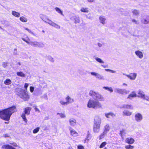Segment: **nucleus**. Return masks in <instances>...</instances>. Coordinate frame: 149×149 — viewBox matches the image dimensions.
<instances>
[{"mask_svg":"<svg viewBox=\"0 0 149 149\" xmlns=\"http://www.w3.org/2000/svg\"><path fill=\"white\" fill-rule=\"evenodd\" d=\"M16 111V107L15 106L0 111V118L4 120L9 121L12 113Z\"/></svg>","mask_w":149,"mask_h":149,"instance_id":"1","label":"nucleus"},{"mask_svg":"<svg viewBox=\"0 0 149 149\" xmlns=\"http://www.w3.org/2000/svg\"><path fill=\"white\" fill-rule=\"evenodd\" d=\"M28 86L29 84L25 83L24 86L25 90L19 88H17L16 90L17 95L24 100H27L29 98V95L26 92Z\"/></svg>","mask_w":149,"mask_h":149,"instance_id":"2","label":"nucleus"},{"mask_svg":"<svg viewBox=\"0 0 149 149\" xmlns=\"http://www.w3.org/2000/svg\"><path fill=\"white\" fill-rule=\"evenodd\" d=\"M87 107L89 108L97 109L102 108V105L98 101L92 99H90L88 101Z\"/></svg>","mask_w":149,"mask_h":149,"instance_id":"3","label":"nucleus"},{"mask_svg":"<svg viewBox=\"0 0 149 149\" xmlns=\"http://www.w3.org/2000/svg\"><path fill=\"white\" fill-rule=\"evenodd\" d=\"M101 121V118L98 116H96L95 117L93 128V131L94 132L98 133L99 132Z\"/></svg>","mask_w":149,"mask_h":149,"instance_id":"4","label":"nucleus"},{"mask_svg":"<svg viewBox=\"0 0 149 149\" xmlns=\"http://www.w3.org/2000/svg\"><path fill=\"white\" fill-rule=\"evenodd\" d=\"M89 95L93 97L94 99L100 101H103L104 98L100 94L93 91H90Z\"/></svg>","mask_w":149,"mask_h":149,"instance_id":"5","label":"nucleus"},{"mask_svg":"<svg viewBox=\"0 0 149 149\" xmlns=\"http://www.w3.org/2000/svg\"><path fill=\"white\" fill-rule=\"evenodd\" d=\"M31 108L29 107H27L25 108L24 112L22 113L21 117L24 120L25 122H27V120L25 114L29 115L31 111Z\"/></svg>","mask_w":149,"mask_h":149,"instance_id":"6","label":"nucleus"},{"mask_svg":"<svg viewBox=\"0 0 149 149\" xmlns=\"http://www.w3.org/2000/svg\"><path fill=\"white\" fill-rule=\"evenodd\" d=\"M114 91L122 95H125L128 93L129 91L125 89H120L119 88H116L114 90Z\"/></svg>","mask_w":149,"mask_h":149,"instance_id":"7","label":"nucleus"},{"mask_svg":"<svg viewBox=\"0 0 149 149\" xmlns=\"http://www.w3.org/2000/svg\"><path fill=\"white\" fill-rule=\"evenodd\" d=\"M123 75L126 76L128 78L131 80H134L136 77L137 74L135 72H132L130 73L129 74L123 73Z\"/></svg>","mask_w":149,"mask_h":149,"instance_id":"8","label":"nucleus"},{"mask_svg":"<svg viewBox=\"0 0 149 149\" xmlns=\"http://www.w3.org/2000/svg\"><path fill=\"white\" fill-rule=\"evenodd\" d=\"M90 74L92 75L95 76L97 79L99 80H104V76L99 73L95 72H90Z\"/></svg>","mask_w":149,"mask_h":149,"instance_id":"9","label":"nucleus"},{"mask_svg":"<svg viewBox=\"0 0 149 149\" xmlns=\"http://www.w3.org/2000/svg\"><path fill=\"white\" fill-rule=\"evenodd\" d=\"M40 18L45 22L48 23L49 24L50 21L51 20L49 19L48 16L42 14H40Z\"/></svg>","mask_w":149,"mask_h":149,"instance_id":"10","label":"nucleus"},{"mask_svg":"<svg viewBox=\"0 0 149 149\" xmlns=\"http://www.w3.org/2000/svg\"><path fill=\"white\" fill-rule=\"evenodd\" d=\"M69 130L70 131V134L72 136L76 137L79 136L78 133L73 129L70 127Z\"/></svg>","mask_w":149,"mask_h":149,"instance_id":"11","label":"nucleus"},{"mask_svg":"<svg viewBox=\"0 0 149 149\" xmlns=\"http://www.w3.org/2000/svg\"><path fill=\"white\" fill-rule=\"evenodd\" d=\"M134 117L135 120L138 122H140L143 119V116L140 113H136Z\"/></svg>","mask_w":149,"mask_h":149,"instance_id":"12","label":"nucleus"},{"mask_svg":"<svg viewBox=\"0 0 149 149\" xmlns=\"http://www.w3.org/2000/svg\"><path fill=\"white\" fill-rule=\"evenodd\" d=\"M141 22L143 24H146L149 23V16L144 17L141 19Z\"/></svg>","mask_w":149,"mask_h":149,"instance_id":"13","label":"nucleus"},{"mask_svg":"<svg viewBox=\"0 0 149 149\" xmlns=\"http://www.w3.org/2000/svg\"><path fill=\"white\" fill-rule=\"evenodd\" d=\"M135 54L140 59H142L143 57V54L139 50L136 51L135 52Z\"/></svg>","mask_w":149,"mask_h":149,"instance_id":"14","label":"nucleus"},{"mask_svg":"<svg viewBox=\"0 0 149 149\" xmlns=\"http://www.w3.org/2000/svg\"><path fill=\"white\" fill-rule=\"evenodd\" d=\"M69 122L70 125L72 127H74L76 123V120L73 118H71L69 120Z\"/></svg>","mask_w":149,"mask_h":149,"instance_id":"15","label":"nucleus"},{"mask_svg":"<svg viewBox=\"0 0 149 149\" xmlns=\"http://www.w3.org/2000/svg\"><path fill=\"white\" fill-rule=\"evenodd\" d=\"M125 141L126 143L129 144H132L134 142L135 140L133 138L129 137L127 138Z\"/></svg>","mask_w":149,"mask_h":149,"instance_id":"16","label":"nucleus"},{"mask_svg":"<svg viewBox=\"0 0 149 149\" xmlns=\"http://www.w3.org/2000/svg\"><path fill=\"white\" fill-rule=\"evenodd\" d=\"M145 95L144 92L141 90H139L138 91V97L141 98L142 99H143Z\"/></svg>","mask_w":149,"mask_h":149,"instance_id":"17","label":"nucleus"},{"mask_svg":"<svg viewBox=\"0 0 149 149\" xmlns=\"http://www.w3.org/2000/svg\"><path fill=\"white\" fill-rule=\"evenodd\" d=\"M136 96V94L135 91H132L131 93L127 97V99H132L134 97H135Z\"/></svg>","mask_w":149,"mask_h":149,"instance_id":"18","label":"nucleus"},{"mask_svg":"<svg viewBox=\"0 0 149 149\" xmlns=\"http://www.w3.org/2000/svg\"><path fill=\"white\" fill-rule=\"evenodd\" d=\"M99 20L100 23L103 24H105L106 23V19L105 17L101 16L99 17Z\"/></svg>","mask_w":149,"mask_h":149,"instance_id":"19","label":"nucleus"},{"mask_svg":"<svg viewBox=\"0 0 149 149\" xmlns=\"http://www.w3.org/2000/svg\"><path fill=\"white\" fill-rule=\"evenodd\" d=\"M91 134L88 132L86 137L85 140H84V143H88L90 140L91 139Z\"/></svg>","mask_w":149,"mask_h":149,"instance_id":"20","label":"nucleus"},{"mask_svg":"<svg viewBox=\"0 0 149 149\" xmlns=\"http://www.w3.org/2000/svg\"><path fill=\"white\" fill-rule=\"evenodd\" d=\"M127 132L125 129H122L120 131V135L121 136L122 138H123L124 136L126 134Z\"/></svg>","mask_w":149,"mask_h":149,"instance_id":"21","label":"nucleus"},{"mask_svg":"<svg viewBox=\"0 0 149 149\" xmlns=\"http://www.w3.org/2000/svg\"><path fill=\"white\" fill-rule=\"evenodd\" d=\"M49 24L57 29H59L60 28V26L53 22L52 20L50 21Z\"/></svg>","mask_w":149,"mask_h":149,"instance_id":"22","label":"nucleus"},{"mask_svg":"<svg viewBox=\"0 0 149 149\" xmlns=\"http://www.w3.org/2000/svg\"><path fill=\"white\" fill-rule=\"evenodd\" d=\"M105 116L108 118H111V117L113 118L115 116V114L112 112H109L105 114Z\"/></svg>","mask_w":149,"mask_h":149,"instance_id":"23","label":"nucleus"},{"mask_svg":"<svg viewBox=\"0 0 149 149\" xmlns=\"http://www.w3.org/2000/svg\"><path fill=\"white\" fill-rule=\"evenodd\" d=\"M1 149H16L12 146L8 144L5 145L3 146Z\"/></svg>","mask_w":149,"mask_h":149,"instance_id":"24","label":"nucleus"},{"mask_svg":"<svg viewBox=\"0 0 149 149\" xmlns=\"http://www.w3.org/2000/svg\"><path fill=\"white\" fill-rule=\"evenodd\" d=\"M16 74L17 76L20 77H24L26 76V74L21 71L17 72Z\"/></svg>","mask_w":149,"mask_h":149,"instance_id":"25","label":"nucleus"},{"mask_svg":"<svg viewBox=\"0 0 149 149\" xmlns=\"http://www.w3.org/2000/svg\"><path fill=\"white\" fill-rule=\"evenodd\" d=\"M65 100L66 101L68 104L72 103L74 101V100L73 99L70 98L69 96H67L65 98Z\"/></svg>","mask_w":149,"mask_h":149,"instance_id":"26","label":"nucleus"},{"mask_svg":"<svg viewBox=\"0 0 149 149\" xmlns=\"http://www.w3.org/2000/svg\"><path fill=\"white\" fill-rule=\"evenodd\" d=\"M12 14L14 16L17 17H20V14L19 13L15 11H13L12 12Z\"/></svg>","mask_w":149,"mask_h":149,"instance_id":"27","label":"nucleus"},{"mask_svg":"<svg viewBox=\"0 0 149 149\" xmlns=\"http://www.w3.org/2000/svg\"><path fill=\"white\" fill-rule=\"evenodd\" d=\"M123 116H130L132 114V112L127 110H124L123 111Z\"/></svg>","mask_w":149,"mask_h":149,"instance_id":"28","label":"nucleus"},{"mask_svg":"<svg viewBox=\"0 0 149 149\" xmlns=\"http://www.w3.org/2000/svg\"><path fill=\"white\" fill-rule=\"evenodd\" d=\"M110 126L109 124H107L105 125L104 128V131L107 133L110 130Z\"/></svg>","mask_w":149,"mask_h":149,"instance_id":"29","label":"nucleus"},{"mask_svg":"<svg viewBox=\"0 0 149 149\" xmlns=\"http://www.w3.org/2000/svg\"><path fill=\"white\" fill-rule=\"evenodd\" d=\"M80 11L83 13H87L89 12L88 8L85 7H82L80 9Z\"/></svg>","mask_w":149,"mask_h":149,"instance_id":"30","label":"nucleus"},{"mask_svg":"<svg viewBox=\"0 0 149 149\" xmlns=\"http://www.w3.org/2000/svg\"><path fill=\"white\" fill-rule=\"evenodd\" d=\"M29 45H31V46L37 47V42L36 41H30Z\"/></svg>","mask_w":149,"mask_h":149,"instance_id":"31","label":"nucleus"},{"mask_svg":"<svg viewBox=\"0 0 149 149\" xmlns=\"http://www.w3.org/2000/svg\"><path fill=\"white\" fill-rule=\"evenodd\" d=\"M56 11L59 14H61V15L63 16V11L61 10L58 7H56L55 8Z\"/></svg>","mask_w":149,"mask_h":149,"instance_id":"32","label":"nucleus"},{"mask_svg":"<svg viewBox=\"0 0 149 149\" xmlns=\"http://www.w3.org/2000/svg\"><path fill=\"white\" fill-rule=\"evenodd\" d=\"M12 81L11 80L9 79H6L4 81V84L6 85H9L11 84Z\"/></svg>","mask_w":149,"mask_h":149,"instance_id":"33","label":"nucleus"},{"mask_svg":"<svg viewBox=\"0 0 149 149\" xmlns=\"http://www.w3.org/2000/svg\"><path fill=\"white\" fill-rule=\"evenodd\" d=\"M74 23L75 24L79 23L80 22V18L79 17L75 16L74 18Z\"/></svg>","mask_w":149,"mask_h":149,"instance_id":"34","label":"nucleus"},{"mask_svg":"<svg viewBox=\"0 0 149 149\" xmlns=\"http://www.w3.org/2000/svg\"><path fill=\"white\" fill-rule=\"evenodd\" d=\"M59 102L61 104L63 105H66L68 104L67 101H65L63 99H61Z\"/></svg>","mask_w":149,"mask_h":149,"instance_id":"35","label":"nucleus"},{"mask_svg":"<svg viewBox=\"0 0 149 149\" xmlns=\"http://www.w3.org/2000/svg\"><path fill=\"white\" fill-rule=\"evenodd\" d=\"M45 46V44L42 42H37V47H43Z\"/></svg>","mask_w":149,"mask_h":149,"instance_id":"36","label":"nucleus"},{"mask_svg":"<svg viewBox=\"0 0 149 149\" xmlns=\"http://www.w3.org/2000/svg\"><path fill=\"white\" fill-rule=\"evenodd\" d=\"M123 107L124 108L126 109H132L133 108L132 105L129 104H124L123 105Z\"/></svg>","mask_w":149,"mask_h":149,"instance_id":"37","label":"nucleus"},{"mask_svg":"<svg viewBox=\"0 0 149 149\" xmlns=\"http://www.w3.org/2000/svg\"><path fill=\"white\" fill-rule=\"evenodd\" d=\"M22 40L28 44L29 45L30 42V41H29L30 40L28 37H26L25 38H22Z\"/></svg>","mask_w":149,"mask_h":149,"instance_id":"38","label":"nucleus"},{"mask_svg":"<svg viewBox=\"0 0 149 149\" xmlns=\"http://www.w3.org/2000/svg\"><path fill=\"white\" fill-rule=\"evenodd\" d=\"M95 59L98 62L100 63H104V61L101 59L97 57H95Z\"/></svg>","mask_w":149,"mask_h":149,"instance_id":"39","label":"nucleus"},{"mask_svg":"<svg viewBox=\"0 0 149 149\" xmlns=\"http://www.w3.org/2000/svg\"><path fill=\"white\" fill-rule=\"evenodd\" d=\"M19 19L21 22H26L27 21V19L23 16L21 17Z\"/></svg>","mask_w":149,"mask_h":149,"instance_id":"40","label":"nucleus"},{"mask_svg":"<svg viewBox=\"0 0 149 149\" xmlns=\"http://www.w3.org/2000/svg\"><path fill=\"white\" fill-rule=\"evenodd\" d=\"M35 92L38 93L39 94H42V91L41 90L40 88H36L35 89Z\"/></svg>","mask_w":149,"mask_h":149,"instance_id":"41","label":"nucleus"},{"mask_svg":"<svg viewBox=\"0 0 149 149\" xmlns=\"http://www.w3.org/2000/svg\"><path fill=\"white\" fill-rule=\"evenodd\" d=\"M103 88L104 89L106 90H107L108 91H110L111 93L113 92V90L112 88L110 87H106L105 86L103 87Z\"/></svg>","mask_w":149,"mask_h":149,"instance_id":"42","label":"nucleus"},{"mask_svg":"<svg viewBox=\"0 0 149 149\" xmlns=\"http://www.w3.org/2000/svg\"><path fill=\"white\" fill-rule=\"evenodd\" d=\"M107 133L106 132H105L104 131L102 133L100 134V136H99L100 139H101L102 138H103V137L104 136L106 135Z\"/></svg>","mask_w":149,"mask_h":149,"instance_id":"43","label":"nucleus"},{"mask_svg":"<svg viewBox=\"0 0 149 149\" xmlns=\"http://www.w3.org/2000/svg\"><path fill=\"white\" fill-rule=\"evenodd\" d=\"M107 144V143L106 142H102L99 146L100 148H104Z\"/></svg>","mask_w":149,"mask_h":149,"instance_id":"44","label":"nucleus"},{"mask_svg":"<svg viewBox=\"0 0 149 149\" xmlns=\"http://www.w3.org/2000/svg\"><path fill=\"white\" fill-rule=\"evenodd\" d=\"M132 13L133 15H139V11L137 10H134L132 11Z\"/></svg>","mask_w":149,"mask_h":149,"instance_id":"45","label":"nucleus"},{"mask_svg":"<svg viewBox=\"0 0 149 149\" xmlns=\"http://www.w3.org/2000/svg\"><path fill=\"white\" fill-rule=\"evenodd\" d=\"M134 148V146L130 145H127L125 146V148L126 149H133Z\"/></svg>","mask_w":149,"mask_h":149,"instance_id":"46","label":"nucleus"},{"mask_svg":"<svg viewBox=\"0 0 149 149\" xmlns=\"http://www.w3.org/2000/svg\"><path fill=\"white\" fill-rule=\"evenodd\" d=\"M40 127H37L36 128L34 129L33 130V132L34 134H36L37 133L39 130Z\"/></svg>","mask_w":149,"mask_h":149,"instance_id":"47","label":"nucleus"},{"mask_svg":"<svg viewBox=\"0 0 149 149\" xmlns=\"http://www.w3.org/2000/svg\"><path fill=\"white\" fill-rule=\"evenodd\" d=\"M57 115H59L60 117L62 118H65L66 117L64 113H58Z\"/></svg>","mask_w":149,"mask_h":149,"instance_id":"48","label":"nucleus"},{"mask_svg":"<svg viewBox=\"0 0 149 149\" xmlns=\"http://www.w3.org/2000/svg\"><path fill=\"white\" fill-rule=\"evenodd\" d=\"M48 59L52 62H53L54 61V60L53 58L51 56H48Z\"/></svg>","mask_w":149,"mask_h":149,"instance_id":"49","label":"nucleus"},{"mask_svg":"<svg viewBox=\"0 0 149 149\" xmlns=\"http://www.w3.org/2000/svg\"><path fill=\"white\" fill-rule=\"evenodd\" d=\"M143 100L149 102V95H146Z\"/></svg>","mask_w":149,"mask_h":149,"instance_id":"50","label":"nucleus"},{"mask_svg":"<svg viewBox=\"0 0 149 149\" xmlns=\"http://www.w3.org/2000/svg\"><path fill=\"white\" fill-rule=\"evenodd\" d=\"M105 70L107 71H109L112 73H115L116 72L115 71L110 70L109 69H105Z\"/></svg>","mask_w":149,"mask_h":149,"instance_id":"51","label":"nucleus"},{"mask_svg":"<svg viewBox=\"0 0 149 149\" xmlns=\"http://www.w3.org/2000/svg\"><path fill=\"white\" fill-rule=\"evenodd\" d=\"M24 29L26 30L29 33H31L33 35H34V33L31 31L29 29L24 28Z\"/></svg>","mask_w":149,"mask_h":149,"instance_id":"52","label":"nucleus"},{"mask_svg":"<svg viewBox=\"0 0 149 149\" xmlns=\"http://www.w3.org/2000/svg\"><path fill=\"white\" fill-rule=\"evenodd\" d=\"M77 149H84V147L81 145H78L77 146Z\"/></svg>","mask_w":149,"mask_h":149,"instance_id":"53","label":"nucleus"},{"mask_svg":"<svg viewBox=\"0 0 149 149\" xmlns=\"http://www.w3.org/2000/svg\"><path fill=\"white\" fill-rule=\"evenodd\" d=\"M10 144L11 145H12L13 146L15 147H16L17 146V144L14 142H10Z\"/></svg>","mask_w":149,"mask_h":149,"instance_id":"54","label":"nucleus"},{"mask_svg":"<svg viewBox=\"0 0 149 149\" xmlns=\"http://www.w3.org/2000/svg\"><path fill=\"white\" fill-rule=\"evenodd\" d=\"M91 14H88L86 15V17L90 19H91L92 18V17L91 16Z\"/></svg>","mask_w":149,"mask_h":149,"instance_id":"55","label":"nucleus"},{"mask_svg":"<svg viewBox=\"0 0 149 149\" xmlns=\"http://www.w3.org/2000/svg\"><path fill=\"white\" fill-rule=\"evenodd\" d=\"M34 88L33 86H30V91L31 93H33L34 90Z\"/></svg>","mask_w":149,"mask_h":149,"instance_id":"56","label":"nucleus"},{"mask_svg":"<svg viewBox=\"0 0 149 149\" xmlns=\"http://www.w3.org/2000/svg\"><path fill=\"white\" fill-rule=\"evenodd\" d=\"M33 107H34V109L38 113L40 112V110L38 109V108H37L35 106H33Z\"/></svg>","mask_w":149,"mask_h":149,"instance_id":"57","label":"nucleus"},{"mask_svg":"<svg viewBox=\"0 0 149 149\" xmlns=\"http://www.w3.org/2000/svg\"><path fill=\"white\" fill-rule=\"evenodd\" d=\"M132 22L135 23L136 24H139V22L137 21L135 19H133L132 20Z\"/></svg>","mask_w":149,"mask_h":149,"instance_id":"58","label":"nucleus"},{"mask_svg":"<svg viewBox=\"0 0 149 149\" xmlns=\"http://www.w3.org/2000/svg\"><path fill=\"white\" fill-rule=\"evenodd\" d=\"M2 65L3 67L5 68L7 66V63H3Z\"/></svg>","mask_w":149,"mask_h":149,"instance_id":"59","label":"nucleus"},{"mask_svg":"<svg viewBox=\"0 0 149 149\" xmlns=\"http://www.w3.org/2000/svg\"><path fill=\"white\" fill-rule=\"evenodd\" d=\"M42 97L45 98L47 100V95L46 94H45L44 95L42 96Z\"/></svg>","mask_w":149,"mask_h":149,"instance_id":"60","label":"nucleus"},{"mask_svg":"<svg viewBox=\"0 0 149 149\" xmlns=\"http://www.w3.org/2000/svg\"><path fill=\"white\" fill-rule=\"evenodd\" d=\"M98 46L99 47H101L102 46V44L101 43L98 42L97 44Z\"/></svg>","mask_w":149,"mask_h":149,"instance_id":"61","label":"nucleus"},{"mask_svg":"<svg viewBox=\"0 0 149 149\" xmlns=\"http://www.w3.org/2000/svg\"><path fill=\"white\" fill-rule=\"evenodd\" d=\"M94 0H88V1L90 3H92L94 1Z\"/></svg>","mask_w":149,"mask_h":149,"instance_id":"62","label":"nucleus"},{"mask_svg":"<svg viewBox=\"0 0 149 149\" xmlns=\"http://www.w3.org/2000/svg\"><path fill=\"white\" fill-rule=\"evenodd\" d=\"M101 65L104 68H106L107 67L105 65Z\"/></svg>","mask_w":149,"mask_h":149,"instance_id":"63","label":"nucleus"},{"mask_svg":"<svg viewBox=\"0 0 149 149\" xmlns=\"http://www.w3.org/2000/svg\"><path fill=\"white\" fill-rule=\"evenodd\" d=\"M4 136L5 137H9V135L8 134H5L4 135Z\"/></svg>","mask_w":149,"mask_h":149,"instance_id":"64","label":"nucleus"}]
</instances>
